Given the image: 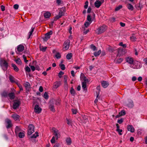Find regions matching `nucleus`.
<instances>
[{"mask_svg":"<svg viewBox=\"0 0 147 147\" xmlns=\"http://www.w3.org/2000/svg\"><path fill=\"white\" fill-rule=\"evenodd\" d=\"M107 28V26L105 25H103L97 28L95 31L96 33L97 34H101L105 31Z\"/></svg>","mask_w":147,"mask_h":147,"instance_id":"obj_1","label":"nucleus"},{"mask_svg":"<svg viewBox=\"0 0 147 147\" xmlns=\"http://www.w3.org/2000/svg\"><path fill=\"white\" fill-rule=\"evenodd\" d=\"M34 126L32 124H30L28 125V134L31 135L32 133L34 132Z\"/></svg>","mask_w":147,"mask_h":147,"instance_id":"obj_2","label":"nucleus"},{"mask_svg":"<svg viewBox=\"0 0 147 147\" xmlns=\"http://www.w3.org/2000/svg\"><path fill=\"white\" fill-rule=\"evenodd\" d=\"M69 43L70 41L69 40L65 41L63 44V49L64 50H67L69 47Z\"/></svg>","mask_w":147,"mask_h":147,"instance_id":"obj_3","label":"nucleus"},{"mask_svg":"<svg viewBox=\"0 0 147 147\" xmlns=\"http://www.w3.org/2000/svg\"><path fill=\"white\" fill-rule=\"evenodd\" d=\"M24 47L22 45H19L16 49L15 51L17 53H18L19 52L22 51L24 49Z\"/></svg>","mask_w":147,"mask_h":147,"instance_id":"obj_4","label":"nucleus"},{"mask_svg":"<svg viewBox=\"0 0 147 147\" xmlns=\"http://www.w3.org/2000/svg\"><path fill=\"white\" fill-rule=\"evenodd\" d=\"M5 123H6V127L7 128L9 129L13 125L11 121L10 120L7 118L5 120Z\"/></svg>","mask_w":147,"mask_h":147,"instance_id":"obj_5","label":"nucleus"},{"mask_svg":"<svg viewBox=\"0 0 147 147\" xmlns=\"http://www.w3.org/2000/svg\"><path fill=\"white\" fill-rule=\"evenodd\" d=\"M52 130L54 132V135L55 136L56 139H57L58 138H59L60 136L59 132L57 129L54 127L52 128Z\"/></svg>","mask_w":147,"mask_h":147,"instance_id":"obj_6","label":"nucleus"},{"mask_svg":"<svg viewBox=\"0 0 147 147\" xmlns=\"http://www.w3.org/2000/svg\"><path fill=\"white\" fill-rule=\"evenodd\" d=\"M84 81L82 83V87L83 89L84 90H87V88H86V82L88 81V79L85 77L84 79Z\"/></svg>","mask_w":147,"mask_h":147,"instance_id":"obj_7","label":"nucleus"},{"mask_svg":"<svg viewBox=\"0 0 147 147\" xmlns=\"http://www.w3.org/2000/svg\"><path fill=\"white\" fill-rule=\"evenodd\" d=\"M20 104V101L18 100L14 101L13 105V108L15 109H17L19 107Z\"/></svg>","mask_w":147,"mask_h":147,"instance_id":"obj_8","label":"nucleus"},{"mask_svg":"<svg viewBox=\"0 0 147 147\" xmlns=\"http://www.w3.org/2000/svg\"><path fill=\"white\" fill-rule=\"evenodd\" d=\"M53 33V31L51 30L46 34L44 38V40L45 41H47L48 39H49L51 37L50 35L52 34Z\"/></svg>","mask_w":147,"mask_h":147,"instance_id":"obj_9","label":"nucleus"},{"mask_svg":"<svg viewBox=\"0 0 147 147\" xmlns=\"http://www.w3.org/2000/svg\"><path fill=\"white\" fill-rule=\"evenodd\" d=\"M3 64L2 65V67L4 71H6L7 70L8 66V63L5 60L2 61Z\"/></svg>","mask_w":147,"mask_h":147,"instance_id":"obj_10","label":"nucleus"},{"mask_svg":"<svg viewBox=\"0 0 147 147\" xmlns=\"http://www.w3.org/2000/svg\"><path fill=\"white\" fill-rule=\"evenodd\" d=\"M125 60L127 62L130 64H132L133 63L134 60L132 57H127L125 58Z\"/></svg>","mask_w":147,"mask_h":147,"instance_id":"obj_11","label":"nucleus"},{"mask_svg":"<svg viewBox=\"0 0 147 147\" xmlns=\"http://www.w3.org/2000/svg\"><path fill=\"white\" fill-rule=\"evenodd\" d=\"M34 110L35 113H39L41 112L42 109L39 107L38 105H36L35 106Z\"/></svg>","mask_w":147,"mask_h":147,"instance_id":"obj_12","label":"nucleus"},{"mask_svg":"<svg viewBox=\"0 0 147 147\" xmlns=\"http://www.w3.org/2000/svg\"><path fill=\"white\" fill-rule=\"evenodd\" d=\"M127 129L128 131H130L131 133H133L134 131V128L132 125H127Z\"/></svg>","mask_w":147,"mask_h":147,"instance_id":"obj_13","label":"nucleus"},{"mask_svg":"<svg viewBox=\"0 0 147 147\" xmlns=\"http://www.w3.org/2000/svg\"><path fill=\"white\" fill-rule=\"evenodd\" d=\"M101 83L102 86L105 88H106L109 85V83L106 81H102Z\"/></svg>","mask_w":147,"mask_h":147,"instance_id":"obj_14","label":"nucleus"},{"mask_svg":"<svg viewBox=\"0 0 147 147\" xmlns=\"http://www.w3.org/2000/svg\"><path fill=\"white\" fill-rule=\"evenodd\" d=\"M125 53V51L123 50V49H119L118 50V56H121L123 55Z\"/></svg>","mask_w":147,"mask_h":147,"instance_id":"obj_15","label":"nucleus"},{"mask_svg":"<svg viewBox=\"0 0 147 147\" xmlns=\"http://www.w3.org/2000/svg\"><path fill=\"white\" fill-rule=\"evenodd\" d=\"M11 117L15 121H17L18 120L20 116L17 114L14 113L12 114Z\"/></svg>","mask_w":147,"mask_h":147,"instance_id":"obj_16","label":"nucleus"},{"mask_svg":"<svg viewBox=\"0 0 147 147\" xmlns=\"http://www.w3.org/2000/svg\"><path fill=\"white\" fill-rule=\"evenodd\" d=\"M65 12V9L64 8L62 7L60 10L59 13V16L61 17L64 15Z\"/></svg>","mask_w":147,"mask_h":147,"instance_id":"obj_17","label":"nucleus"},{"mask_svg":"<svg viewBox=\"0 0 147 147\" xmlns=\"http://www.w3.org/2000/svg\"><path fill=\"white\" fill-rule=\"evenodd\" d=\"M24 85L27 90H29L30 88V83L28 82H26L24 83Z\"/></svg>","mask_w":147,"mask_h":147,"instance_id":"obj_18","label":"nucleus"},{"mask_svg":"<svg viewBox=\"0 0 147 147\" xmlns=\"http://www.w3.org/2000/svg\"><path fill=\"white\" fill-rule=\"evenodd\" d=\"M102 3L99 0L96 1L94 3L95 6L97 8H99Z\"/></svg>","mask_w":147,"mask_h":147,"instance_id":"obj_19","label":"nucleus"},{"mask_svg":"<svg viewBox=\"0 0 147 147\" xmlns=\"http://www.w3.org/2000/svg\"><path fill=\"white\" fill-rule=\"evenodd\" d=\"M61 85V82L60 81H58L55 82L54 84V87L55 88H57L59 87Z\"/></svg>","mask_w":147,"mask_h":147,"instance_id":"obj_20","label":"nucleus"},{"mask_svg":"<svg viewBox=\"0 0 147 147\" xmlns=\"http://www.w3.org/2000/svg\"><path fill=\"white\" fill-rule=\"evenodd\" d=\"M49 109L53 112H55V111L54 108V104L53 103H51L49 105Z\"/></svg>","mask_w":147,"mask_h":147,"instance_id":"obj_21","label":"nucleus"},{"mask_svg":"<svg viewBox=\"0 0 147 147\" xmlns=\"http://www.w3.org/2000/svg\"><path fill=\"white\" fill-rule=\"evenodd\" d=\"M8 96L11 100L13 99L15 97V95L14 93L11 92L8 94Z\"/></svg>","mask_w":147,"mask_h":147,"instance_id":"obj_22","label":"nucleus"},{"mask_svg":"<svg viewBox=\"0 0 147 147\" xmlns=\"http://www.w3.org/2000/svg\"><path fill=\"white\" fill-rule=\"evenodd\" d=\"M51 16V14L49 12H47L44 14V17L46 18H49Z\"/></svg>","mask_w":147,"mask_h":147,"instance_id":"obj_23","label":"nucleus"},{"mask_svg":"<svg viewBox=\"0 0 147 147\" xmlns=\"http://www.w3.org/2000/svg\"><path fill=\"white\" fill-rule=\"evenodd\" d=\"M21 130L20 127L19 126H16L15 128V132L16 134H17Z\"/></svg>","mask_w":147,"mask_h":147,"instance_id":"obj_24","label":"nucleus"},{"mask_svg":"<svg viewBox=\"0 0 147 147\" xmlns=\"http://www.w3.org/2000/svg\"><path fill=\"white\" fill-rule=\"evenodd\" d=\"M11 66L12 67H13V69L15 71L17 72L19 70V68L18 67H17L16 66L15 64L12 63L11 64Z\"/></svg>","mask_w":147,"mask_h":147,"instance_id":"obj_25","label":"nucleus"},{"mask_svg":"<svg viewBox=\"0 0 147 147\" xmlns=\"http://www.w3.org/2000/svg\"><path fill=\"white\" fill-rule=\"evenodd\" d=\"M128 9L131 11H132L134 9L133 6L130 4H128L127 5Z\"/></svg>","mask_w":147,"mask_h":147,"instance_id":"obj_26","label":"nucleus"},{"mask_svg":"<svg viewBox=\"0 0 147 147\" xmlns=\"http://www.w3.org/2000/svg\"><path fill=\"white\" fill-rule=\"evenodd\" d=\"M34 28H32L31 30L29 32V33L28 36V38H27V39H29L30 38V36H31V35H32V34L34 31Z\"/></svg>","mask_w":147,"mask_h":147,"instance_id":"obj_27","label":"nucleus"},{"mask_svg":"<svg viewBox=\"0 0 147 147\" xmlns=\"http://www.w3.org/2000/svg\"><path fill=\"white\" fill-rule=\"evenodd\" d=\"M127 105L129 107L131 108H132L134 106L133 101H131L130 102H129L127 104Z\"/></svg>","mask_w":147,"mask_h":147,"instance_id":"obj_28","label":"nucleus"},{"mask_svg":"<svg viewBox=\"0 0 147 147\" xmlns=\"http://www.w3.org/2000/svg\"><path fill=\"white\" fill-rule=\"evenodd\" d=\"M101 51L99 50L98 52H95L94 53V55L95 57H97L99 56L101 53Z\"/></svg>","mask_w":147,"mask_h":147,"instance_id":"obj_29","label":"nucleus"},{"mask_svg":"<svg viewBox=\"0 0 147 147\" xmlns=\"http://www.w3.org/2000/svg\"><path fill=\"white\" fill-rule=\"evenodd\" d=\"M66 142L68 145H70L71 143V140L70 138H67L66 139Z\"/></svg>","mask_w":147,"mask_h":147,"instance_id":"obj_30","label":"nucleus"},{"mask_svg":"<svg viewBox=\"0 0 147 147\" xmlns=\"http://www.w3.org/2000/svg\"><path fill=\"white\" fill-rule=\"evenodd\" d=\"M72 57V54L71 53H68L66 55V58L67 59L69 60L71 59Z\"/></svg>","mask_w":147,"mask_h":147,"instance_id":"obj_31","label":"nucleus"},{"mask_svg":"<svg viewBox=\"0 0 147 147\" xmlns=\"http://www.w3.org/2000/svg\"><path fill=\"white\" fill-rule=\"evenodd\" d=\"M9 78L10 82L11 83H13L15 82L14 80V78L11 75H10L9 76Z\"/></svg>","mask_w":147,"mask_h":147,"instance_id":"obj_32","label":"nucleus"},{"mask_svg":"<svg viewBox=\"0 0 147 147\" xmlns=\"http://www.w3.org/2000/svg\"><path fill=\"white\" fill-rule=\"evenodd\" d=\"M38 132L36 131L35 132V134L33 135L31 137V138H36L38 136Z\"/></svg>","mask_w":147,"mask_h":147,"instance_id":"obj_33","label":"nucleus"},{"mask_svg":"<svg viewBox=\"0 0 147 147\" xmlns=\"http://www.w3.org/2000/svg\"><path fill=\"white\" fill-rule=\"evenodd\" d=\"M15 61L19 65H21L22 63L21 60L19 58H18L17 59H15Z\"/></svg>","mask_w":147,"mask_h":147,"instance_id":"obj_34","label":"nucleus"},{"mask_svg":"<svg viewBox=\"0 0 147 147\" xmlns=\"http://www.w3.org/2000/svg\"><path fill=\"white\" fill-rule=\"evenodd\" d=\"M44 98L46 99H47L49 98V95H48V93L47 92H45L44 93V94L43 96Z\"/></svg>","mask_w":147,"mask_h":147,"instance_id":"obj_35","label":"nucleus"},{"mask_svg":"<svg viewBox=\"0 0 147 147\" xmlns=\"http://www.w3.org/2000/svg\"><path fill=\"white\" fill-rule=\"evenodd\" d=\"M1 96L3 97H7L8 94L7 92L4 91L1 94Z\"/></svg>","mask_w":147,"mask_h":147,"instance_id":"obj_36","label":"nucleus"},{"mask_svg":"<svg viewBox=\"0 0 147 147\" xmlns=\"http://www.w3.org/2000/svg\"><path fill=\"white\" fill-rule=\"evenodd\" d=\"M87 20L88 21V22H89L91 23L92 22V18H91V16L90 15H88L87 16Z\"/></svg>","mask_w":147,"mask_h":147,"instance_id":"obj_37","label":"nucleus"},{"mask_svg":"<svg viewBox=\"0 0 147 147\" xmlns=\"http://www.w3.org/2000/svg\"><path fill=\"white\" fill-rule=\"evenodd\" d=\"M91 23V22H86L84 24V25L86 28H87L89 26Z\"/></svg>","mask_w":147,"mask_h":147,"instance_id":"obj_38","label":"nucleus"},{"mask_svg":"<svg viewBox=\"0 0 147 147\" xmlns=\"http://www.w3.org/2000/svg\"><path fill=\"white\" fill-rule=\"evenodd\" d=\"M90 48L94 51H95L97 49L96 47L93 44H91L90 45Z\"/></svg>","mask_w":147,"mask_h":147,"instance_id":"obj_39","label":"nucleus"},{"mask_svg":"<svg viewBox=\"0 0 147 147\" xmlns=\"http://www.w3.org/2000/svg\"><path fill=\"white\" fill-rule=\"evenodd\" d=\"M70 92L71 94L73 96L75 94V91L74 89L72 87L71 88Z\"/></svg>","mask_w":147,"mask_h":147,"instance_id":"obj_40","label":"nucleus"},{"mask_svg":"<svg viewBox=\"0 0 147 147\" xmlns=\"http://www.w3.org/2000/svg\"><path fill=\"white\" fill-rule=\"evenodd\" d=\"M24 136V134L23 133L20 132L19 133L18 136L20 138H23Z\"/></svg>","mask_w":147,"mask_h":147,"instance_id":"obj_41","label":"nucleus"},{"mask_svg":"<svg viewBox=\"0 0 147 147\" xmlns=\"http://www.w3.org/2000/svg\"><path fill=\"white\" fill-rule=\"evenodd\" d=\"M55 56L56 57L57 59H60L61 57V54L59 53H56Z\"/></svg>","mask_w":147,"mask_h":147,"instance_id":"obj_42","label":"nucleus"},{"mask_svg":"<svg viewBox=\"0 0 147 147\" xmlns=\"http://www.w3.org/2000/svg\"><path fill=\"white\" fill-rule=\"evenodd\" d=\"M59 66L60 67L61 69L62 70H64L65 69V65L63 64H61L59 65Z\"/></svg>","mask_w":147,"mask_h":147,"instance_id":"obj_43","label":"nucleus"},{"mask_svg":"<svg viewBox=\"0 0 147 147\" xmlns=\"http://www.w3.org/2000/svg\"><path fill=\"white\" fill-rule=\"evenodd\" d=\"M136 39V37L134 36H131L130 37V39L131 41H135Z\"/></svg>","mask_w":147,"mask_h":147,"instance_id":"obj_44","label":"nucleus"},{"mask_svg":"<svg viewBox=\"0 0 147 147\" xmlns=\"http://www.w3.org/2000/svg\"><path fill=\"white\" fill-rule=\"evenodd\" d=\"M60 100L58 99L55 101V104L56 105H60Z\"/></svg>","mask_w":147,"mask_h":147,"instance_id":"obj_45","label":"nucleus"},{"mask_svg":"<svg viewBox=\"0 0 147 147\" xmlns=\"http://www.w3.org/2000/svg\"><path fill=\"white\" fill-rule=\"evenodd\" d=\"M122 7V6L121 5H119L118 7H117L115 9V11H117L120 10L121 9Z\"/></svg>","mask_w":147,"mask_h":147,"instance_id":"obj_46","label":"nucleus"},{"mask_svg":"<svg viewBox=\"0 0 147 147\" xmlns=\"http://www.w3.org/2000/svg\"><path fill=\"white\" fill-rule=\"evenodd\" d=\"M119 114L120 115V116H122L124 115L125 114V112L124 111H122L119 113Z\"/></svg>","mask_w":147,"mask_h":147,"instance_id":"obj_47","label":"nucleus"},{"mask_svg":"<svg viewBox=\"0 0 147 147\" xmlns=\"http://www.w3.org/2000/svg\"><path fill=\"white\" fill-rule=\"evenodd\" d=\"M123 61V59L122 58H120L119 59H118L117 60V63H121L122 61Z\"/></svg>","mask_w":147,"mask_h":147,"instance_id":"obj_48","label":"nucleus"},{"mask_svg":"<svg viewBox=\"0 0 147 147\" xmlns=\"http://www.w3.org/2000/svg\"><path fill=\"white\" fill-rule=\"evenodd\" d=\"M120 46L123 47V48H126V45L125 44H123L122 42H121L119 44Z\"/></svg>","mask_w":147,"mask_h":147,"instance_id":"obj_49","label":"nucleus"},{"mask_svg":"<svg viewBox=\"0 0 147 147\" xmlns=\"http://www.w3.org/2000/svg\"><path fill=\"white\" fill-rule=\"evenodd\" d=\"M85 5L84 6V8L85 9H87L88 7V1H86L85 3Z\"/></svg>","mask_w":147,"mask_h":147,"instance_id":"obj_50","label":"nucleus"},{"mask_svg":"<svg viewBox=\"0 0 147 147\" xmlns=\"http://www.w3.org/2000/svg\"><path fill=\"white\" fill-rule=\"evenodd\" d=\"M47 49L46 47H42L40 48V50L43 52H45L46 51Z\"/></svg>","mask_w":147,"mask_h":147,"instance_id":"obj_51","label":"nucleus"},{"mask_svg":"<svg viewBox=\"0 0 147 147\" xmlns=\"http://www.w3.org/2000/svg\"><path fill=\"white\" fill-rule=\"evenodd\" d=\"M17 85L20 89V91H22L23 90V89L22 86L21 84H17Z\"/></svg>","mask_w":147,"mask_h":147,"instance_id":"obj_52","label":"nucleus"},{"mask_svg":"<svg viewBox=\"0 0 147 147\" xmlns=\"http://www.w3.org/2000/svg\"><path fill=\"white\" fill-rule=\"evenodd\" d=\"M64 73L62 71H60L58 74V76L59 77V78H61V76L63 75Z\"/></svg>","mask_w":147,"mask_h":147,"instance_id":"obj_53","label":"nucleus"},{"mask_svg":"<svg viewBox=\"0 0 147 147\" xmlns=\"http://www.w3.org/2000/svg\"><path fill=\"white\" fill-rule=\"evenodd\" d=\"M71 111L73 114H76L77 112L76 109H71Z\"/></svg>","mask_w":147,"mask_h":147,"instance_id":"obj_54","label":"nucleus"},{"mask_svg":"<svg viewBox=\"0 0 147 147\" xmlns=\"http://www.w3.org/2000/svg\"><path fill=\"white\" fill-rule=\"evenodd\" d=\"M82 118L84 120V121H83V122H86V119H87V117L86 116L84 115L82 116Z\"/></svg>","mask_w":147,"mask_h":147,"instance_id":"obj_55","label":"nucleus"},{"mask_svg":"<svg viewBox=\"0 0 147 147\" xmlns=\"http://www.w3.org/2000/svg\"><path fill=\"white\" fill-rule=\"evenodd\" d=\"M25 69L26 71L28 72H30L31 71L30 68L28 66L26 67Z\"/></svg>","mask_w":147,"mask_h":147,"instance_id":"obj_56","label":"nucleus"},{"mask_svg":"<svg viewBox=\"0 0 147 147\" xmlns=\"http://www.w3.org/2000/svg\"><path fill=\"white\" fill-rule=\"evenodd\" d=\"M51 141L52 143H55V137L54 136L52 137Z\"/></svg>","mask_w":147,"mask_h":147,"instance_id":"obj_57","label":"nucleus"},{"mask_svg":"<svg viewBox=\"0 0 147 147\" xmlns=\"http://www.w3.org/2000/svg\"><path fill=\"white\" fill-rule=\"evenodd\" d=\"M117 131L118 132L119 134L120 135H121L122 134L121 132L122 131V130L121 129H117Z\"/></svg>","mask_w":147,"mask_h":147,"instance_id":"obj_58","label":"nucleus"},{"mask_svg":"<svg viewBox=\"0 0 147 147\" xmlns=\"http://www.w3.org/2000/svg\"><path fill=\"white\" fill-rule=\"evenodd\" d=\"M67 120V123L68 125H70L71 124V120H69L67 118L66 119Z\"/></svg>","mask_w":147,"mask_h":147,"instance_id":"obj_59","label":"nucleus"},{"mask_svg":"<svg viewBox=\"0 0 147 147\" xmlns=\"http://www.w3.org/2000/svg\"><path fill=\"white\" fill-rule=\"evenodd\" d=\"M23 58L24 59L25 62L26 63L28 61L26 59V57L25 55H23Z\"/></svg>","mask_w":147,"mask_h":147,"instance_id":"obj_60","label":"nucleus"},{"mask_svg":"<svg viewBox=\"0 0 147 147\" xmlns=\"http://www.w3.org/2000/svg\"><path fill=\"white\" fill-rule=\"evenodd\" d=\"M18 7L19 5L17 4H15L13 6V8L16 9H18Z\"/></svg>","mask_w":147,"mask_h":147,"instance_id":"obj_61","label":"nucleus"},{"mask_svg":"<svg viewBox=\"0 0 147 147\" xmlns=\"http://www.w3.org/2000/svg\"><path fill=\"white\" fill-rule=\"evenodd\" d=\"M115 18L114 17H113L110 18V21L112 22H113L115 21Z\"/></svg>","mask_w":147,"mask_h":147,"instance_id":"obj_62","label":"nucleus"},{"mask_svg":"<svg viewBox=\"0 0 147 147\" xmlns=\"http://www.w3.org/2000/svg\"><path fill=\"white\" fill-rule=\"evenodd\" d=\"M61 17V16H59V15L58 14V15H57L55 17V20H57L58 19L60 18Z\"/></svg>","mask_w":147,"mask_h":147,"instance_id":"obj_63","label":"nucleus"},{"mask_svg":"<svg viewBox=\"0 0 147 147\" xmlns=\"http://www.w3.org/2000/svg\"><path fill=\"white\" fill-rule=\"evenodd\" d=\"M123 122V120L122 119H120L118 120L117 121V122L120 124L122 123Z\"/></svg>","mask_w":147,"mask_h":147,"instance_id":"obj_64","label":"nucleus"}]
</instances>
